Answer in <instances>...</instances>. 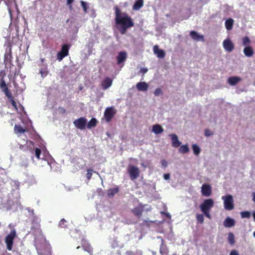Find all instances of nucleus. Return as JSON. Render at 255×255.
<instances>
[{"instance_id":"obj_1","label":"nucleus","mask_w":255,"mask_h":255,"mask_svg":"<svg viewBox=\"0 0 255 255\" xmlns=\"http://www.w3.org/2000/svg\"><path fill=\"white\" fill-rule=\"evenodd\" d=\"M114 10L117 28L121 34H125L128 28L134 26V21L127 13L122 12L118 6H116Z\"/></svg>"},{"instance_id":"obj_2","label":"nucleus","mask_w":255,"mask_h":255,"mask_svg":"<svg viewBox=\"0 0 255 255\" xmlns=\"http://www.w3.org/2000/svg\"><path fill=\"white\" fill-rule=\"evenodd\" d=\"M214 206V202L212 199H207L200 205V209L204 215L208 219L211 218L210 210Z\"/></svg>"},{"instance_id":"obj_3","label":"nucleus","mask_w":255,"mask_h":255,"mask_svg":"<svg viewBox=\"0 0 255 255\" xmlns=\"http://www.w3.org/2000/svg\"><path fill=\"white\" fill-rule=\"evenodd\" d=\"M0 88L2 92H3L4 93L5 96L8 98V100L11 103L13 108L16 110H17V108L16 106V103L14 100L13 97L12 96V94L9 91L6 84L5 83L4 80L3 79H1L0 81Z\"/></svg>"},{"instance_id":"obj_4","label":"nucleus","mask_w":255,"mask_h":255,"mask_svg":"<svg viewBox=\"0 0 255 255\" xmlns=\"http://www.w3.org/2000/svg\"><path fill=\"white\" fill-rule=\"evenodd\" d=\"M16 237V233L15 229H13L5 238V243L6 245V248L8 251H11L12 249L13 241Z\"/></svg>"},{"instance_id":"obj_5","label":"nucleus","mask_w":255,"mask_h":255,"mask_svg":"<svg viewBox=\"0 0 255 255\" xmlns=\"http://www.w3.org/2000/svg\"><path fill=\"white\" fill-rule=\"evenodd\" d=\"M222 199L224 201V207L226 210L231 211L234 208V200L231 195L222 196Z\"/></svg>"},{"instance_id":"obj_6","label":"nucleus","mask_w":255,"mask_h":255,"mask_svg":"<svg viewBox=\"0 0 255 255\" xmlns=\"http://www.w3.org/2000/svg\"><path fill=\"white\" fill-rule=\"evenodd\" d=\"M128 172L129 175L130 179L133 181L137 178L139 176V168L133 165H129L127 168Z\"/></svg>"},{"instance_id":"obj_7","label":"nucleus","mask_w":255,"mask_h":255,"mask_svg":"<svg viewBox=\"0 0 255 255\" xmlns=\"http://www.w3.org/2000/svg\"><path fill=\"white\" fill-rule=\"evenodd\" d=\"M70 46V45L66 44L62 46L60 51L57 54V59L59 61H61L64 57L68 55Z\"/></svg>"},{"instance_id":"obj_8","label":"nucleus","mask_w":255,"mask_h":255,"mask_svg":"<svg viewBox=\"0 0 255 255\" xmlns=\"http://www.w3.org/2000/svg\"><path fill=\"white\" fill-rule=\"evenodd\" d=\"M4 45H6L7 48L4 55V63L6 64L7 62L10 63L12 59V51H11V43L8 41Z\"/></svg>"},{"instance_id":"obj_9","label":"nucleus","mask_w":255,"mask_h":255,"mask_svg":"<svg viewBox=\"0 0 255 255\" xmlns=\"http://www.w3.org/2000/svg\"><path fill=\"white\" fill-rule=\"evenodd\" d=\"M40 219L36 216L33 217L31 222V230L41 233L42 231L41 230Z\"/></svg>"},{"instance_id":"obj_10","label":"nucleus","mask_w":255,"mask_h":255,"mask_svg":"<svg viewBox=\"0 0 255 255\" xmlns=\"http://www.w3.org/2000/svg\"><path fill=\"white\" fill-rule=\"evenodd\" d=\"M87 123V120L85 118H80L75 121H74L73 124L78 129L81 130L84 129L85 128L86 125Z\"/></svg>"},{"instance_id":"obj_11","label":"nucleus","mask_w":255,"mask_h":255,"mask_svg":"<svg viewBox=\"0 0 255 255\" xmlns=\"http://www.w3.org/2000/svg\"><path fill=\"white\" fill-rule=\"evenodd\" d=\"M145 206V205L139 203L137 206L135 207L133 209H131V211L134 216L138 218H140L144 211Z\"/></svg>"},{"instance_id":"obj_12","label":"nucleus","mask_w":255,"mask_h":255,"mask_svg":"<svg viewBox=\"0 0 255 255\" xmlns=\"http://www.w3.org/2000/svg\"><path fill=\"white\" fill-rule=\"evenodd\" d=\"M202 195L205 197H209L212 194V188L211 186L208 184H204L201 187Z\"/></svg>"},{"instance_id":"obj_13","label":"nucleus","mask_w":255,"mask_h":255,"mask_svg":"<svg viewBox=\"0 0 255 255\" xmlns=\"http://www.w3.org/2000/svg\"><path fill=\"white\" fill-rule=\"evenodd\" d=\"M115 112L113 108H108L106 109L104 113V117L107 122H110L114 116Z\"/></svg>"},{"instance_id":"obj_14","label":"nucleus","mask_w":255,"mask_h":255,"mask_svg":"<svg viewBox=\"0 0 255 255\" xmlns=\"http://www.w3.org/2000/svg\"><path fill=\"white\" fill-rule=\"evenodd\" d=\"M224 48L228 52H231L234 48V45L229 39L224 40L223 43Z\"/></svg>"},{"instance_id":"obj_15","label":"nucleus","mask_w":255,"mask_h":255,"mask_svg":"<svg viewBox=\"0 0 255 255\" xmlns=\"http://www.w3.org/2000/svg\"><path fill=\"white\" fill-rule=\"evenodd\" d=\"M190 35L194 40L197 41H201L203 42L205 41L204 36L203 35L199 34L195 31H191L190 32Z\"/></svg>"},{"instance_id":"obj_16","label":"nucleus","mask_w":255,"mask_h":255,"mask_svg":"<svg viewBox=\"0 0 255 255\" xmlns=\"http://www.w3.org/2000/svg\"><path fill=\"white\" fill-rule=\"evenodd\" d=\"M153 52L159 58H163L165 56V53L164 50L159 49L157 45H154L153 48Z\"/></svg>"},{"instance_id":"obj_17","label":"nucleus","mask_w":255,"mask_h":255,"mask_svg":"<svg viewBox=\"0 0 255 255\" xmlns=\"http://www.w3.org/2000/svg\"><path fill=\"white\" fill-rule=\"evenodd\" d=\"M127 53L126 51H121L117 57V64L120 65L126 61L127 58Z\"/></svg>"},{"instance_id":"obj_18","label":"nucleus","mask_w":255,"mask_h":255,"mask_svg":"<svg viewBox=\"0 0 255 255\" xmlns=\"http://www.w3.org/2000/svg\"><path fill=\"white\" fill-rule=\"evenodd\" d=\"M171 137L172 141V146L174 147H179L181 144V142L178 140L176 134L173 133L169 135Z\"/></svg>"},{"instance_id":"obj_19","label":"nucleus","mask_w":255,"mask_h":255,"mask_svg":"<svg viewBox=\"0 0 255 255\" xmlns=\"http://www.w3.org/2000/svg\"><path fill=\"white\" fill-rule=\"evenodd\" d=\"M113 83V80L109 77H106L101 83L102 87L104 90H106L110 87Z\"/></svg>"},{"instance_id":"obj_20","label":"nucleus","mask_w":255,"mask_h":255,"mask_svg":"<svg viewBox=\"0 0 255 255\" xmlns=\"http://www.w3.org/2000/svg\"><path fill=\"white\" fill-rule=\"evenodd\" d=\"M136 88L139 91H146L148 88V85L145 82H140L136 84Z\"/></svg>"},{"instance_id":"obj_21","label":"nucleus","mask_w":255,"mask_h":255,"mask_svg":"<svg viewBox=\"0 0 255 255\" xmlns=\"http://www.w3.org/2000/svg\"><path fill=\"white\" fill-rule=\"evenodd\" d=\"M161 244L160 246V253L162 255H167L168 251L166 245L165 244L164 241L161 238Z\"/></svg>"},{"instance_id":"obj_22","label":"nucleus","mask_w":255,"mask_h":255,"mask_svg":"<svg viewBox=\"0 0 255 255\" xmlns=\"http://www.w3.org/2000/svg\"><path fill=\"white\" fill-rule=\"evenodd\" d=\"M235 222L234 219L227 217L224 222V226L227 228H231L235 225Z\"/></svg>"},{"instance_id":"obj_23","label":"nucleus","mask_w":255,"mask_h":255,"mask_svg":"<svg viewBox=\"0 0 255 255\" xmlns=\"http://www.w3.org/2000/svg\"><path fill=\"white\" fill-rule=\"evenodd\" d=\"M152 130L155 134H158L162 133L164 129L160 125L156 124L153 126Z\"/></svg>"},{"instance_id":"obj_24","label":"nucleus","mask_w":255,"mask_h":255,"mask_svg":"<svg viewBox=\"0 0 255 255\" xmlns=\"http://www.w3.org/2000/svg\"><path fill=\"white\" fill-rule=\"evenodd\" d=\"M14 133L16 134L23 133L26 131H27V130L23 128L20 125H15L14 127Z\"/></svg>"},{"instance_id":"obj_25","label":"nucleus","mask_w":255,"mask_h":255,"mask_svg":"<svg viewBox=\"0 0 255 255\" xmlns=\"http://www.w3.org/2000/svg\"><path fill=\"white\" fill-rule=\"evenodd\" d=\"M241 81V78L239 77H230L228 80L231 85H235Z\"/></svg>"},{"instance_id":"obj_26","label":"nucleus","mask_w":255,"mask_h":255,"mask_svg":"<svg viewBox=\"0 0 255 255\" xmlns=\"http://www.w3.org/2000/svg\"><path fill=\"white\" fill-rule=\"evenodd\" d=\"M119 192V188L118 186H116L114 188H110L108 190V196L109 197H113L115 194H117Z\"/></svg>"},{"instance_id":"obj_27","label":"nucleus","mask_w":255,"mask_h":255,"mask_svg":"<svg viewBox=\"0 0 255 255\" xmlns=\"http://www.w3.org/2000/svg\"><path fill=\"white\" fill-rule=\"evenodd\" d=\"M244 53L246 56L251 57L253 55L254 52L253 48L251 46H248L245 47Z\"/></svg>"},{"instance_id":"obj_28","label":"nucleus","mask_w":255,"mask_h":255,"mask_svg":"<svg viewBox=\"0 0 255 255\" xmlns=\"http://www.w3.org/2000/svg\"><path fill=\"white\" fill-rule=\"evenodd\" d=\"M48 70L47 65H43L42 67L39 69V73L41 74L42 78H44L48 74Z\"/></svg>"},{"instance_id":"obj_29","label":"nucleus","mask_w":255,"mask_h":255,"mask_svg":"<svg viewBox=\"0 0 255 255\" xmlns=\"http://www.w3.org/2000/svg\"><path fill=\"white\" fill-rule=\"evenodd\" d=\"M143 5V0H137L133 5L132 8L134 10H139Z\"/></svg>"},{"instance_id":"obj_30","label":"nucleus","mask_w":255,"mask_h":255,"mask_svg":"<svg viewBox=\"0 0 255 255\" xmlns=\"http://www.w3.org/2000/svg\"><path fill=\"white\" fill-rule=\"evenodd\" d=\"M234 20L232 18H229L225 22V26L227 30H230L233 28Z\"/></svg>"},{"instance_id":"obj_31","label":"nucleus","mask_w":255,"mask_h":255,"mask_svg":"<svg viewBox=\"0 0 255 255\" xmlns=\"http://www.w3.org/2000/svg\"><path fill=\"white\" fill-rule=\"evenodd\" d=\"M97 124V120L95 118H92L88 122V123L87 124V128L89 129H90L92 128L95 127H96Z\"/></svg>"},{"instance_id":"obj_32","label":"nucleus","mask_w":255,"mask_h":255,"mask_svg":"<svg viewBox=\"0 0 255 255\" xmlns=\"http://www.w3.org/2000/svg\"><path fill=\"white\" fill-rule=\"evenodd\" d=\"M179 152L184 154L189 151V148L187 144L182 145L179 148Z\"/></svg>"},{"instance_id":"obj_33","label":"nucleus","mask_w":255,"mask_h":255,"mask_svg":"<svg viewBox=\"0 0 255 255\" xmlns=\"http://www.w3.org/2000/svg\"><path fill=\"white\" fill-rule=\"evenodd\" d=\"M192 148L193 150L194 154L195 155L198 156L201 152V149L199 146L196 144H194L192 145Z\"/></svg>"},{"instance_id":"obj_34","label":"nucleus","mask_w":255,"mask_h":255,"mask_svg":"<svg viewBox=\"0 0 255 255\" xmlns=\"http://www.w3.org/2000/svg\"><path fill=\"white\" fill-rule=\"evenodd\" d=\"M196 218L198 223L202 224L204 221V215L202 214H197Z\"/></svg>"},{"instance_id":"obj_35","label":"nucleus","mask_w":255,"mask_h":255,"mask_svg":"<svg viewBox=\"0 0 255 255\" xmlns=\"http://www.w3.org/2000/svg\"><path fill=\"white\" fill-rule=\"evenodd\" d=\"M228 240L229 243L231 245H233L235 244V237L234 235L232 233H229L228 237Z\"/></svg>"},{"instance_id":"obj_36","label":"nucleus","mask_w":255,"mask_h":255,"mask_svg":"<svg viewBox=\"0 0 255 255\" xmlns=\"http://www.w3.org/2000/svg\"><path fill=\"white\" fill-rule=\"evenodd\" d=\"M243 44L245 46L249 45L251 43V40L248 36L244 37L243 39Z\"/></svg>"},{"instance_id":"obj_37","label":"nucleus","mask_w":255,"mask_h":255,"mask_svg":"<svg viewBox=\"0 0 255 255\" xmlns=\"http://www.w3.org/2000/svg\"><path fill=\"white\" fill-rule=\"evenodd\" d=\"M87 173L86 174V178L88 180H90L92 178L93 170L92 169L89 168L87 169Z\"/></svg>"},{"instance_id":"obj_38","label":"nucleus","mask_w":255,"mask_h":255,"mask_svg":"<svg viewBox=\"0 0 255 255\" xmlns=\"http://www.w3.org/2000/svg\"><path fill=\"white\" fill-rule=\"evenodd\" d=\"M241 217L243 218H249L250 217L251 214L249 211H244L241 213Z\"/></svg>"},{"instance_id":"obj_39","label":"nucleus","mask_w":255,"mask_h":255,"mask_svg":"<svg viewBox=\"0 0 255 255\" xmlns=\"http://www.w3.org/2000/svg\"><path fill=\"white\" fill-rule=\"evenodd\" d=\"M66 221L64 219H62L60 222H59V227H60L61 228H65L66 227Z\"/></svg>"},{"instance_id":"obj_40","label":"nucleus","mask_w":255,"mask_h":255,"mask_svg":"<svg viewBox=\"0 0 255 255\" xmlns=\"http://www.w3.org/2000/svg\"><path fill=\"white\" fill-rule=\"evenodd\" d=\"M162 94L163 92L161 89L159 88H156L154 92V94L155 96H159L161 95Z\"/></svg>"},{"instance_id":"obj_41","label":"nucleus","mask_w":255,"mask_h":255,"mask_svg":"<svg viewBox=\"0 0 255 255\" xmlns=\"http://www.w3.org/2000/svg\"><path fill=\"white\" fill-rule=\"evenodd\" d=\"M81 6L83 7L84 11L85 12H87V10L89 8L88 5H87V3L85 1H81Z\"/></svg>"},{"instance_id":"obj_42","label":"nucleus","mask_w":255,"mask_h":255,"mask_svg":"<svg viewBox=\"0 0 255 255\" xmlns=\"http://www.w3.org/2000/svg\"><path fill=\"white\" fill-rule=\"evenodd\" d=\"M35 153L36 158L39 159L40 158V155L41 153V149L38 148H36L35 149Z\"/></svg>"},{"instance_id":"obj_43","label":"nucleus","mask_w":255,"mask_h":255,"mask_svg":"<svg viewBox=\"0 0 255 255\" xmlns=\"http://www.w3.org/2000/svg\"><path fill=\"white\" fill-rule=\"evenodd\" d=\"M213 134V133L208 129H206L205 130V135L206 136H209L210 135H212Z\"/></svg>"},{"instance_id":"obj_44","label":"nucleus","mask_w":255,"mask_h":255,"mask_svg":"<svg viewBox=\"0 0 255 255\" xmlns=\"http://www.w3.org/2000/svg\"><path fill=\"white\" fill-rule=\"evenodd\" d=\"M84 250L87 251L90 254H92L93 253V249L90 247H86L84 249Z\"/></svg>"},{"instance_id":"obj_45","label":"nucleus","mask_w":255,"mask_h":255,"mask_svg":"<svg viewBox=\"0 0 255 255\" xmlns=\"http://www.w3.org/2000/svg\"><path fill=\"white\" fill-rule=\"evenodd\" d=\"M161 165L163 167H164V168L167 167V162L165 160H164V159L162 160L161 161Z\"/></svg>"},{"instance_id":"obj_46","label":"nucleus","mask_w":255,"mask_h":255,"mask_svg":"<svg viewBox=\"0 0 255 255\" xmlns=\"http://www.w3.org/2000/svg\"><path fill=\"white\" fill-rule=\"evenodd\" d=\"M148 71V69L146 68H141L140 70V72L142 73L143 74H145Z\"/></svg>"},{"instance_id":"obj_47","label":"nucleus","mask_w":255,"mask_h":255,"mask_svg":"<svg viewBox=\"0 0 255 255\" xmlns=\"http://www.w3.org/2000/svg\"><path fill=\"white\" fill-rule=\"evenodd\" d=\"M230 255H239L238 252L236 250H233L231 252Z\"/></svg>"},{"instance_id":"obj_48","label":"nucleus","mask_w":255,"mask_h":255,"mask_svg":"<svg viewBox=\"0 0 255 255\" xmlns=\"http://www.w3.org/2000/svg\"><path fill=\"white\" fill-rule=\"evenodd\" d=\"M59 110H60V113L62 114H64L66 113V110L63 107H60L59 108Z\"/></svg>"},{"instance_id":"obj_49","label":"nucleus","mask_w":255,"mask_h":255,"mask_svg":"<svg viewBox=\"0 0 255 255\" xmlns=\"http://www.w3.org/2000/svg\"><path fill=\"white\" fill-rule=\"evenodd\" d=\"M170 175L169 173L164 174L163 175L164 178L165 180H168L170 178Z\"/></svg>"},{"instance_id":"obj_50","label":"nucleus","mask_w":255,"mask_h":255,"mask_svg":"<svg viewBox=\"0 0 255 255\" xmlns=\"http://www.w3.org/2000/svg\"><path fill=\"white\" fill-rule=\"evenodd\" d=\"M126 255H135V254L133 252L129 251H127L126 253Z\"/></svg>"},{"instance_id":"obj_51","label":"nucleus","mask_w":255,"mask_h":255,"mask_svg":"<svg viewBox=\"0 0 255 255\" xmlns=\"http://www.w3.org/2000/svg\"><path fill=\"white\" fill-rule=\"evenodd\" d=\"M74 0H67V4L70 5V8L72 7L71 4L73 2Z\"/></svg>"},{"instance_id":"obj_52","label":"nucleus","mask_w":255,"mask_h":255,"mask_svg":"<svg viewBox=\"0 0 255 255\" xmlns=\"http://www.w3.org/2000/svg\"><path fill=\"white\" fill-rule=\"evenodd\" d=\"M252 195H253V200L255 203V192H253Z\"/></svg>"},{"instance_id":"obj_53","label":"nucleus","mask_w":255,"mask_h":255,"mask_svg":"<svg viewBox=\"0 0 255 255\" xmlns=\"http://www.w3.org/2000/svg\"><path fill=\"white\" fill-rule=\"evenodd\" d=\"M162 214H165L167 217L170 216L169 214L167 213L162 212Z\"/></svg>"},{"instance_id":"obj_54","label":"nucleus","mask_w":255,"mask_h":255,"mask_svg":"<svg viewBox=\"0 0 255 255\" xmlns=\"http://www.w3.org/2000/svg\"><path fill=\"white\" fill-rule=\"evenodd\" d=\"M253 217H254V220L255 221V212H254L253 214Z\"/></svg>"},{"instance_id":"obj_55","label":"nucleus","mask_w":255,"mask_h":255,"mask_svg":"<svg viewBox=\"0 0 255 255\" xmlns=\"http://www.w3.org/2000/svg\"><path fill=\"white\" fill-rule=\"evenodd\" d=\"M40 61H41V63H43L44 61V58H41Z\"/></svg>"},{"instance_id":"obj_56","label":"nucleus","mask_w":255,"mask_h":255,"mask_svg":"<svg viewBox=\"0 0 255 255\" xmlns=\"http://www.w3.org/2000/svg\"><path fill=\"white\" fill-rule=\"evenodd\" d=\"M151 210V209L149 208V209H147L146 210V211H150Z\"/></svg>"},{"instance_id":"obj_57","label":"nucleus","mask_w":255,"mask_h":255,"mask_svg":"<svg viewBox=\"0 0 255 255\" xmlns=\"http://www.w3.org/2000/svg\"><path fill=\"white\" fill-rule=\"evenodd\" d=\"M14 39V37H12V43H13V39Z\"/></svg>"},{"instance_id":"obj_58","label":"nucleus","mask_w":255,"mask_h":255,"mask_svg":"<svg viewBox=\"0 0 255 255\" xmlns=\"http://www.w3.org/2000/svg\"><path fill=\"white\" fill-rule=\"evenodd\" d=\"M254 236L255 237V232L254 233Z\"/></svg>"},{"instance_id":"obj_59","label":"nucleus","mask_w":255,"mask_h":255,"mask_svg":"<svg viewBox=\"0 0 255 255\" xmlns=\"http://www.w3.org/2000/svg\"><path fill=\"white\" fill-rule=\"evenodd\" d=\"M152 254L154 255L155 253L154 252H152Z\"/></svg>"}]
</instances>
